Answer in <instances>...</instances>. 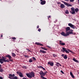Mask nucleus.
<instances>
[{
    "label": "nucleus",
    "instance_id": "obj_1",
    "mask_svg": "<svg viewBox=\"0 0 79 79\" xmlns=\"http://www.w3.org/2000/svg\"><path fill=\"white\" fill-rule=\"evenodd\" d=\"M70 31L67 32L66 34L64 32L62 31L61 33H60V34H61V35H63V36L66 37V36L69 35V34H73V30L71 29Z\"/></svg>",
    "mask_w": 79,
    "mask_h": 79
},
{
    "label": "nucleus",
    "instance_id": "obj_2",
    "mask_svg": "<svg viewBox=\"0 0 79 79\" xmlns=\"http://www.w3.org/2000/svg\"><path fill=\"white\" fill-rule=\"evenodd\" d=\"M26 76L28 77V78H32V77H34L35 76V73L34 72H31L29 74L26 73Z\"/></svg>",
    "mask_w": 79,
    "mask_h": 79
},
{
    "label": "nucleus",
    "instance_id": "obj_3",
    "mask_svg": "<svg viewBox=\"0 0 79 79\" xmlns=\"http://www.w3.org/2000/svg\"><path fill=\"white\" fill-rule=\"evenodd\" d=\"M46 73L45 72L44 73L43 71H40V77H44V76H45V74H46Z\"/></svg>",
    "mask_w": 79,
    "mask_h": 79
},
{
    "label": "nucleus",
    "instance_id": "obj_4",
    "mask_svg": "<svg viewBox=\"0 0 79 79\" xmlns=\"http://www.w3.org/2000/svg\"><path fill=\"white\" fill-rule=\"evenodd\" d=\"M62 49L61 50V52H65L66 53H69V52L68 51L66 48H62Z\"/></svg>",
    "mask_w": 79,
    "mask_h": 79
},
{
    "label": "nucleus",
    "instance_id": "obj_5",
    "mask_svg": "<svg viewBox=\"0 0 79 79\" xmlns=\"http://www.w3.org/2000/svg\"><path fill=\"white\" fill-rule=\"evenodd\" d=\"M68 26H70L71 28H72V29H74L75 28H76V27L75 26L73 25V24L71 23H69L68 24Z\"/></svg>",
    "mask_w": 79,
    "mask_h": 79
},
{
    "label": "nucleus",
    "instance_id": "obj_6",
    "mask_svg": "<svg viewBox=\"0 0 79 79\" xmlns=\"http://www.w3.org/2000/svg\"><path fill=\"white\" fill-rule=\"evenodd\" d=\"M5 57H7V58H8L9 60H10V61H13V59H11V58L12 57L10 55H6Z\"/></svg>",
    "mask_w": 79,
    "mask_h": 79
},
{
    "label": "nucleus",
    "instance_id": "obj_7",
    "mask_svg": "<svg viewBox=\"0 0 79 79\" xmlns=\"http://www.w3.org/2000/svg\"><path fill=\"white\" fill-rule=\"evenodd\" d=\"M16 73L17 74L19 75V76H20V77H23V73H21V72L17 71L16 72Z\"/></svg>",
    "mask_w": 79,
    "mask_h": 79
},
{
    "label": "nucleus",
    "instance_id": "obj_8",
    "mask_svg": "<svg viewBox=\"0 0 79 79\" xmlns=\"http://www.w3.org/2000/svg\"><path fill=\"white\" fill-rule=\"evenodd\" d=\"M71 11H70V13H72V15L75 14V11L74 10V7L71 8Z\"/></svg>",
    "mask_w": 79,
    "mask_h": 79
},
{
    "label": "nucleus",
    "instance_id": "obj_9",
    "mask_svg": "<svg viewBox=\"0 0 79 79\" xmlns=\"http://www.w3.org/2000/svg\"><path fill=\"white\" fill-rule=\"evenodd\" d=\"M9 76L8 77V78L10 79H13V77H14V76H15V74H9Z\"/></svg>",
    "mask_w": 79,
    "mask_h": 79
},
{
    "label": "nucleus",
    "instance_id": "obj_10",
    "mask_svg": "<svg viewBox=\"0 0 79 79\" xmlns=\"http://www.w3.org/2000/svg\"><path fill=\"white\" fill-rule=\"evenodd\" d=\"M40 1L41 2L40 4L42 5H45L46 3V1H45V0L43 1V0H40Z\"/></svg>",
    "mask_w": 79,
    "mask_h": 79
},
{
    "label": "nucleus",
    "instance_id": "obj_11",
    "mask_svg": "<svg viewBox=\"0 0 79 79\" xmlns=\"http://www.w3.org/2000/svg\"><path fill=\"white\" fill-rule=\"evenodd\" d=\"M2 59H0V63L1 64H3V59H5V58H6L3 56L2 57Z\"/></svg>",
    "mask_w": 79,
    "mask_h": 79
},
{
    "label": "nucleus",
    "instance_id": "obj_12",
    "mask_svg": "<svg viewBox=\"0 0 79 79\" xmlns=\"http://www.w3.org/2000/svg\"><path fill=\"white\" fill-rule=\"evenodd\" d=\"M40 53H47L46 51L42 50H40Z\"/></svg>",
    "mask_w": 79,
    "mask_h": 79
},
{
    "label": "nucleus",
    "instance_id": "obj_13",
    "mask_svg": "<svg viewBox=\"0 0 79 79\" xmlns=\"http://www.w3.org/2000/svg\"><path fill=\"white\" fill-rule=\"evenodd\" d=\"M59 44L61 45H62L63 46L65 45V43L61 42V41H60Z\"/></svg>",
    "mask_w": 79,
    "mask_h": 79
},
{
    "label": "nucleus",
    "instance_id": "obj_14",
    "mask_svg": "<svg viewBox=\"0 0 79 79\" xmlns=\"http://www.w3.org/2000/svg\"><path fill=\"white\" fill-rule=\"evenodd\" d=\"M70 28L69 27H67L66 28V32H68V31H71L70 30Z\"/></svg>",
    "mask_w": 79,
    "mask_h": 79
},
{
    "label": "nucleus",
    "instance_id": "obj_15",
    "mask_svg": "<svg viewBox=\"0 0 79 79\" xmlns=\"http://www.w3.org/2000/svg\"><path fill=\"white\" fill-rule=\"evenodd\" d=\"M35 44L36 45H40V46H44V45H43V44L39 43L36 42Z\"/></svg>",
    "mask_w": 79,
    "mask_h": 79
},
{
    "label": "nucleus",
    "instance_id": "obj_16",
    "mask_svg": "<svg viewBox=\"0 0 79 79\" xmlns=\"http://www.w3.org/2000/svg\"><path fill=\"white\" fill-rule=\"evenodd\" d=\"M48 64H50V66H53V63L52 62H48Z\"/></svg>",
    "mask_w": 79,
    "mask_h": 79
},
{
    "label": "nucleus",
    "instance_id": "obj_17",
    "mask_svg": "<svg viewBox=\"0 0 79 79\" xmlns=\"http://www.w3.org/2000/svg\"><path fill=\"white\" fill-rule=\"evenodd\" d=\"M60 7L61 8H64V7H65V6H64V5L63 4H61L60 5Z\"/></svg>",
    "mask_w": 79,
    "mask_h": 79
},
{
    "label": "nucleus",
    "instance_id": "obj_18",
    "mask_svg": "<svg viewBox=\"0 0 79 79\" xmlns=\"http://www.w3.org/2000/svg\"><path fill=\"white\" fill-rule=\"evenodd\" d=\"M4 62H9L10 61V60L8 59H7L6 60V58H5V59H3Z\"/></svg>",
    "mask_w": 79,
    "mask_h": 79
},
{
    "label": "nucleus",
    "instance_id": "obj_19",
    "mask_svg": "<svg viewBox=\"0 0 79 79\" xmlns=\"http://www.w3.org/2000/svg\"><path fill=\"white\" fill-rule=\"evenodd\" d=\"M56 66H58V67H59L60 66H61V65L58 62L56 63Z\"/></svg>",
    "mask_w": 79,
    "mask_h": 79
},
{
    "label": "nucleus",
    "instance_id": "obj_20",
    "mask_svg": "<svg viewBox=\"0 0 79 79\" xmlns=\"http://www.w3.org/2000/svg\"><path fill=\"white\" fill-rule=\"evenodd\" d=\"M73 61H75V62H76V63H79V61H78V60H77L76 59H75L74 58H73Z\"/></svg>",
    "mask_w": 79,
    "mask_h": 79
},
{
    "label": "nucleus",
    "instance_id": "obj_21",
    "mask_svg": "<svg viewBox=\"0 0 79 79\" xmlns=\"http://www.w3.org/2000/svg\"><path fill=\"white\" fill-rule=\"evenodd\" d=\"M41 48L42 50H46V51L47 50V49L45 48V47H41Z\"/></svg>",
    "mask_w": 79,
    "mask_h": 79
},
{
    "label": "nucleus",
    "instance_id": "obj_22",
    "mask_svg": "<svg viewBox=\"0 0 79 79\" xmlns=\"http://www.w3.org/2000/svg\"><path fill=\"white\" fill-rule=\"evenodd\" d=\"M2 65L0 64V72H3V70L1 69Z\"/></svg>",
    "mask_w": 79,
    "mask_h": 79
},
{
    "label": "nucleus",
    "instance_id": "obj_23",
    "mask_svg": "<svg viewBox=\"0 0 79 79\" xmlns=\"http://www.w3.org/2000/svg\"><path fill=\"white\" fill-rule=\"evenodd\" d=\"M67 58H68V56H67V55H65V56H64V58L65 60H66V59H67Z\"/></svg>",
    "mask_w": 79,
    "mask_h": 79
},
{
    "label": "nucleus",
    "instance_id": "obj_24",
    "mask_svg": "<svg viewBox=\"0 0 79 79\" xmlns=\"http://www.w3.org/2000/svg\"><path fill=\"white\" fill-rule=\"evenodd\" d=\"M18 79V77H17V76L13 77L12 78V79Z\"/></svg>",
    "mask_w": 79,
    "mask_h": 79
},
{
    "label": "nucleus",
    "instance_id": "obj_25",
    "mask_svg": "<svg viewBox=\"0 0 79 79\" xmlns=\"http://www.w3.org/2000/svg\"><path fill=\"white\" fill-rule=\"evenodd\" d=\"M65 14H69V11L68 10H67L65 11Z\"/></svg>",
    "mask_w": 79,
    "mask_h": 79
},
{
    "label": "nucleus",
    "instance_id": "obj_26",
    "mask_svg": "<svg viewBox=\"0 0 79 79\" xmlns=\"http://www.w3.org/2000/svg\"><path fill=\"white\" fill-rule=\"evenodd\" d=\"M12 55L13 57H15L16 56V54L14 53H12Z\"/></svg>",
    "mask_w": 79,
    "mask_h": 79
},
{
    "label": "nucleus",
    "instance_id": "obj_27",
    "mask_svg": "<svg viewBox=\"0 0 79 79\" xmlns=\"http://www.w3.org/2000/svg\"><path fill=\"white\" fill-rule=\"evenodd\" d=\"M28 61L29 63H32V62H33V60H32L31 59H30Z\"/></svg>",
    "mask_w": 79,
    "mask_h": 79
},
{
    "label": "nucleus",
    "instance_id": "obj_28",
    "mask_svg": "<svg viewBox=\"0 0 79 79\" xmlns=\"http://www.w3.org/2000/svg\"><path fill=\"white\" fill-rule=\"evenodd\" d=\"M75 10L76 12H78V11H79V9L78 8H76Z\"/></svg>",
    "mask_w": 79,
    "mask_h": 79
},
{
    "label": "nucleus",
    "instance_id": "obj_29",
    "mask_svg": "<svg viewBox=\"0 0 79 79\" xmlns=\"http://www.w3.org/2000/svg\"><path fill=\"white\" fill-rule=\"evenodd\" d=\"M62 2L63 3H64V5H67V6L68 4H67V3H66L65 2H64V1H62Z\"/></svg>",
    "mask_w": 79,
    "mask_h": 79
},
{
    "label": "nucleus",
    "instance_id": "obj_30",
    "mask_svg": "<svg viewBox=\"0 0 79 79\" xmlns=\"http://www.w3.org/2000/svg\"><path fill=\"white\" fill-rule=\"evenodd\" d=\"M24 56L26 58H28L29 57V56L27 55H24Z\"/></svg>",
    "mask_w": 79,
    "mask_h": 79
},
{
    "label": "nucleus",
    "instance_id": "obj_31",
    "mask_svg": "<svg viewBox=\"0 0 79 79\" xmlns=\"http://www.w3.org/2000/svg\"><path fill=\"white\" fill-rule=\"evenodd\" d=\"M11 39H13V40H16V38L14 37H11Z\"/></svg>",
    "mask_w": 79,
    "mask_h": 79
},
{
    "label": "nucleus",
    "instance_id": "obj_32",
    "mask_svg": "<svg viewBox=\"0 0 79 79\" xmlns=\"http://www.w3.org/2000/svg\"><path fill=\"white\" fill-rule=\"evenodd\" d=\"M22 68H25V69H26L27 68V67L26 66H23L22 67Z\"/></svg>",
    "mask_w": 79,
    "mask_h": 79
},
{
    "label": "nucleus",
    "instance_id": "obj_33",
    "mask_svg": "<svg viewBox=\"0 0 79 79\" xmlns=\"http://www.w3.org/2000/svg\"><path fill=\"white\" fill-rule=\"evenodd\" d=\"M72 6V5L70 4H68L67 6Z\"/></svg>",
    "mask_w": 79,
    "mask_h": 79
},
{
    "label": "nucleus",
    "instance_id": "obj_34",
    "mask_svg": "<svg viewBox=\"0 0 79 79\" xmlns=\"http://www.w3.org/2000/svg\"><path fill=\"white\" fill-rule=\"evenodd\" d=\"M67 51H69V52H71V53H72V52H73V51H71V50H69V49H67Z\"/></svg>",
    "mask_w": 79,
    "mask_h": 79
},
{
    "label": "nucleus",
    "instance_id": "obj_35",
    "mask_svg": "<svg viewBox=\"0 0 79 79\" xmlns=\"http://www.w3.org/2000/svg\"><path fill=\"white\" fill-rule=\"evenodd\" d=\"M42 66H39V67H38V68H42Z\"/></svg>",
    "mask_w": 79,
    "mask_h": 79
},
{
    "label": "nucleus",
    "instance_id": "obj_36",
    "mask_svg": "<svg viewBox=\"0 0 79 79\" xmlns=\"http://www.w3.org/2000/svg\"><path fill=\"white\" fill-rule=\"evenodd\" d=\"M32 58L34 60H36V59H35V57H33Z\"/></svg>",
    "mask_w": 79,
    "mask_h": 79
},
{
    "label": "nucleus",
    "instance_id": "obj_37",
    "mask_svg": "<svg viewBox=\"0 0 79 79\" xmlns=\"http://www.w3.org/2000/svg\"><path fill=\"white\" fill-rule=\"evenodd\" d=\"M70 0V2H73L74 1V0Z\"/></svg>",
    "mask_w": 79,
    "mask_h": 79
},
{
    "label": "nucleus",
    "instance_id": "obj_38",
    "mask_svg": "<svg viewBox=\"0 0 79 79\" xmlns=\"http://www.w3.org/2000/svg\"><path fill=\"white\" fill-rule=\"evenodd\" d=\"M70 74L71 76L73 75V73L71 72H70Z\"/></svg>",
    "mask_w": 79,
    "mask_h": 79
},
{
    "label": "nucleus",
    "instance_id": "obj_39",
    "mask_svg": "<svg viewBox=\"0 0 79 79\" xmlns=\"http://www.w3.org/2000/svg\"><path fill=\"white\" fill-rule=\"evenodd\" d=\"M64 55H65L64 54H62L61 55V56H62V57H64Z\"/></svg>",
    "mask_w": 79,
    "mask_h": 79
},
{
    "label": "nucleus",
    "instance_id": "obj_40",
    "mask_svg": "<svg viewBox=\"0 0 79 79\" xmlns=\"http://www.w3.org/2000/svg\"><path fill=\"white\" fill-rule=\"evenodd\" d=\"M60 72L61 73H62V74H64V73L63 72V71L62 70H61L60 71Z\"/></svg>",
    "mask_w": 79,
    "mask_h": 79
},
{
    "label": "nucleus",
    "instance_id": "obj_41",
    "mask_svg": "<svg viewBox=\"0 0 79 79\" xmlns=\"http://www.w3.org/2000/svg\"><path fill=\"white\" fill-rule=\"evenodd\" d=\"M71 76L72 78H73V79L74 78V76L73 75H72Z\"/></svg>",
    "mask_w": 79,
    "mask_h": 79
},
{
    "label": "nucleus",
    "instance_id": "obj_42",
    "mask_svg": "<svg viewBox=\"0 0 79 79\" xmlns=\"http://www.w3.org/2000/svg\"><path fill=\"white\" fill-rule=\"evenodd\" d=\"M38 31H39V32H40L41 31V29H40V28L39 29Z\"/></svg>",
    "mask_w": 79,
    "mask_h": 79
},
{
    "label": "nucleus",
    "instance_id": "obj_43",
    "mask_svg": "<svg viewBox=\"0 0 79 79\" xmlns=\"http://www.w3.org/2000/svg\"><path fill=\"white\" fill-rule=\"evenodd\" d=\"M41 78H42V79H47V78H45L44 77H41Z\"/></svg>",
    "mask_w": 79,
    "mask_h": 79
},
{
    "label": "nucleus",
    "instance_id": "obj_44",
    "mask_svg": "<svg viewBox=\"0 0 79 79\" xmlns=\"http://www.w3.org/2000/svg\"><path fill=\"white\" fill-rule=\"evenodd\" d=\"M57 4H60L61 5V2H57Z\"/></svg>",
    "mask_w": 79,
    "mask_h": 79
},
{
    "label": "nucleus",
    "instance_id": "obj_45",
    "mask_svg": "<svg viewBox=\"0 0 79 79\" xmlns=\"http://www.w3.org/2000/svg\"><path fill=\"white\" fill-rule=\"evenodd\" d=\"M53 56H54V57H55L56 56V55H55V54H53Z\"/></svg>",
    "mask_w": 79,
    "mask_h": 79
},
{
    "label": "nucleus",
    "instance_id": "obj_46",
    "mask_svg": "<svg viewBox=\"0 0 79 79\" xmlns=\"http://www.w3.org/2000/svg\"><path fill=\"white\" fill-rule=\"evenodd\" d=\"M48 17V19L49 18H50V17H51V16H49Z\"/></svg>",
    "mask_w": 79,
    "mask_h": 79
},
{
    "label": "nucleus",
    "instance_id": "obj_47",
    "mask_svg": "<svg viewBox=\"0 0 79 79\" xmlns=\"http://www.w3.org/2000/svg\"><path fill=\"white\" fill-rule=\"evenodd\" d=\"M42 69H43V70H45V68L43 67H42Z\"/></svg>",
    "mask_w": 79,
    "mask_h": 79
},
{
    "label": "nucleus",
    "instance_id": "obj_48",
    "mask_svg": "<svg viewBox=\"0 0 79 79\" xmlns=\"http://www.w3.org/2000/svg\"><path fill=\"white\" fill-rule=\"evenodd\" d=\"M37 29H39V25H38L37 27Z\"/></svg>",
    "mask_w": 79,
    "mask_h": 79
},
{
    "label": "nucleus",
    "instance_id": "obj_49",
    "mask_svg": "<svg viewBox=\"0 0 79 79\" xmlns=\"http://www.w3.org/2000/svg\"><path fill=\"white\" fill-rule=\"evenodd\" d=\"M74 34V35H75V34H76V33L73 32V34Z\"/></svg>",
    "mask_w": 79,
    "mask_h": 79
},
{
    "label": "nucleus",
    "instance_id": "obj_50",
    "mask_svg": "<svg viewBox=\"0 0 79 79\" xmlns=\"http://www.w3.org/2000/svg\"><path fill=\"white\" fill-rule=\"evenodd\" d=\"M27 50H28V51H29V52H31V51L29 50V49H27Z\"/></svg>",
    "mask_w": 79,
    "mask_h": 79
},
{
    "label": "nucleus",
    "instance_id": "obj_51",
    "mask_svg": "<svg viewBox=\"0 0 79 79\" xmlns=\"http://www.w3.org/2000/svg\"><path fill=\"white\" fill-rule=\"evenodd\" d=\"M0 79H3V78H2V77H0Z\"/></svg>",
    "mask_w": 79,
    "mask_h": 79
},
{
    "label": "nucleus",
    "instance_id": "obj_52",
    "mask_svg": "<svg viewBox=\"0 0 79 79\" xmlns=\"http://www.w3.org/2000/svg\"><path fill=\"white\" fill-rule=\"evenodd\" d=\"M47 47H48V48H50V47L49 46H47Z\"/></svg>",
    "mask_w": 79,
    "mask_h": 79
},
{
    "label": "nucleus",
    "instance_id": "obj_53",
    "mask_svg": "<svg viewBox=\"0 0 79 79\" xmlns=\"http://www.w3.org/2000/svg\"><path fill=\"white\" fill-rule=\"evenodd\" d=\"M1 37H3V35H1Z\"/></svg>",
    "mask_w": 79,
    "mask_h": 79
},
{
    "label": "nucleus",
    "instance_id": "obj_54",
    "mask_svg": "<svg viewBox=\"0 0 79 79\" xmlns=\"http://www.w3.org/2000/svg\"><path fill=\"white\" fill-rule=\"evenodd\" d=\"M47 73L48 72H47H47H44V73Z\"/></svg>",
    "mask_w": 79,
    "mask_h": 79
},
{
    "label": "nucleus",
    "instance_id": "obj_55",
    "mask_svg": "<svg viewBox=\"0 0 79 79\" xmlns=\"http://www.w3.org/2000/svg\"><path fill=\"white\" fill-rule=\"evenodd\" d=\"M65 0V1H67V2H68V0Z\"/></svg>",
    "mask_w": 79,
    "mask_h": 79
},
{
    "label": "nucleus",
    "instance_id": "obj_56",
    "mask_svg": "<svg viewBox=\"0 0 79 79\" xmlns=\"http://www.w3.org/2000/svg\"><path fill=\"white\" fill-rule=\"evenodd\" d=\"M78 1V3H79V0H77Z\"/></svg>",
    "mask_w": 79,
    "mask_h": 79
},
{
    "label": "nucleus",
    "instance_id": "obj_57",
    "mask_svg": "<svg viewBox=\"0 0 79 79\" xmlns=\"http://www.w3.org/2000/svg\"><path fill=\"white\" fill-rule=\"evenodd\" d=\"M1 58V57L0 56V58Z\"/></svg>",
    "mask_w": 79,
    "mask_h": 79
},
{
    "label": "nucleus",
    "instance_id": "obj_58",
    "mask_svg": "<svg viewBox=\"0 0 79 79\" xmlns=\"http://www.w3.org/2000/svg\"><path fill=\"white\" fill-rule=\"evenodd\" d=\"M1 0V1H2V0Z\"/></svg>",
    "mask_w": 79,
    "mask_h": 79
}]
</instances>
